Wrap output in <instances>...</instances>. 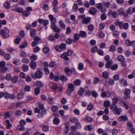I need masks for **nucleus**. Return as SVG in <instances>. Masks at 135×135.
<instances>
[{"label":"nucleus","mask_w":135,"mask_h":135,"mask_svg":"<svg viewBox=\"0 0 135 135\" xmlns=\"http://www.w3.org/2000/svg\"><path fill=\"white\" fill-rule=\"evenodd\" d=\"M9 31L7 27H5L1 31L0 30V34L2 35V37L4 39L8 38L9 36Z\"/></svg>","instance_id":"f257e3e1"},{"label":"nucleus","mask_w":135,"mask_h":135,"mask_svg":"<svg viewBox=\"0 0 135 135\" xmlns=\"http://www.w3.org/2000/svg\"><path fill=\"white\" fill-rule=\"evenodd\" d=\"M64 71L66 74V75L68 76H70L72 73L75 74V69L73 68L70 69L68 67H66L64 69Z\"/></svg>","instance_id":"f03ea898"},{"label":"nucleus","mask_w":135,"mask_h":135,"mask_svg":"<svg viewBox=\"0 0 135 135\" xmlns=\"http://www.w3.org/2000/svg\"><path fill=\"white\" fill-rule=\"evenodd\" d=\"M66 45L64 43H63L60 46L58 45H56L55 49V50L58 52H60L64 51L66 49Z\"/></svg>","instance_id":"7ed1b4c3"},{"label":"nucleus","mask_w":135,"mask_h":135,"mask_svg":"<svg viewBox=\"0 0 135 135\" xmlns=\"http://www.w3.org/2000/svg\"><path fill=\"white\" fill-rule=\"evenodd\" d=\"M131 92V90L128 88H126L124 92V98L125 99H127L130 98V94Z\"/></svg>","instance_id":"20e7f679"},{"label":"nucleus","mask_w":135,"mask_h":135,"mask_svg":"<svg viewBox=\"0 0 135 135\" xmlns=\"http://www.w3.org/2000/svg\"><path fill=\"white\" fill-rule=\"evenodd\" d=\"M42 42L41 39L38 36L34 38V41L31 44L33 47L36 46L37 44L41 43Z\"/></svg>","instance_id":"39448f33"},{"label":"nucleus","mask_w":135,"mask_h":135,"mask_svg":"<svg viewBox=\"0 0 135 135\" xmlns=\"http://www.w3.org/2000/svg\"><path fill=\"white\" fill-rule=\"evenodd\" d=\"M118 24L120 28L121 29L123 28L125 30H127L128 28L129 25L127 23H124L123 22H118Z\"/></svg>","instance_id":"423d86ee"},{"label":"nucleus","mask_w":135,"mask_h":135,"mask_svg":"<svg viewBox=\"0 0 135 135\" xmlns=\"http://www.w3.org/2000/svg\"><path fill=\"white\" fill-rule=\"evenodd\" d=\"M34 111L35 113H38V116L39 118L42 117L43 115L45 114V112L44 110H42L40 112V110L38 109V108H35L34 109Z\"/></svg>","instance_id":"0eeeda50"},{"label":"nucleus","mask_w":135,"mask_h":135,"mask_svg":"<svg viewBox=\"0 0 135 135\" xmlns=\"http://www.w3.org/2000/svg\"><path fill=\"white\" fill-rule=\"evenodd\" d=\"M111 94H112V95L114 97V98H112L114 103H117L119 100L120 97L118 96L113 91H112Z\"/></svg>","instance_id":"6e6552de"},{"label":"nucleus","mask_w":135,"mask_h":135,"mask_svg":"<svg viewBox=\"0 0 135 135\" xmlns=\"http://www.w3.org/2000/svg\"><path fill=\"white\" fill-rule=\"evenodd\" d=\"M108 14L109 15H111L114 18H116L118 16V14L116 11H114L112 12L110 9H109Z\"/></svg>","instance_id":"1a4fd4ad"},{"label":"nucleus","mask_w":135,"mask_h":135,"mask_svg":"<svg viewBox=\"0 0 135 135\" xmlns=\"http://www.w3.org/2000/svg\"><path fill=\"white\" fill-rule=\"evenodd\" d=\"M39 22L40 24L43 23V24L45 26H47L49 24V21L47 20H44L43 19L40 18L38 19Z\"/></svg>","instance_id":"9d476101"},{"label":"nucleus","mask_w":135,"mask_h":135,"mask_svg":"<svg viewBox=\"0 0 135 135\" xmlns=\"http://www.w3.org/2000/svg\"><path fill=\"white\" fill-rule=\"evenodd\" d=\"M49 17L51 21V23H52L51 25L56 24V18H54L53 15H49Z\"/></svg>","instance_id":"9b49d317"},{"label":"nucleus","mask_w":135,"mask_h":135,"mask_svg":"<svg viewBox=\"0 0 135 135\" xmlns=\"http://www.w3.org/2000/svg\"><path fill=\"white\" fill-rule=\"evenodd\" d=\"M35 76L36 78L38 79H40L43 76V73L40 71L38 70L36 72Z\"/></svg>","instance_id":"f8f14e48"},{"label":"nucleus","mask_w":135,"mask_h":135,"mask_svg":"<svg viewBox=\"0 0 135 135\" xmlns=\"http://www.w3.org/2000/svg\"><path fill=\"white\" fill-rule=\"evenodd\" d=\"M91 18L90 17H85L83 20H82V22L83 24L87 25L90 22Z\"/></svg>","instance_id":"ddd939ff"},{"label":"nucleus","mask_w":135,"mask_h":135,"mask_svg":"<svg viewBox=\"0 0 135 135\" xmlns=\"http://www.w3.org/2000/svg\"><path fill=\"white\" fill-rule=\"evenodd\" d=\"M51 28L55 32L59 33L60 32V29L57 27L56 26V25H51Z\"/></svg>","instance_id":"4468645a"},{"label":"nucleus","mask_w":135,"mask_h":135,"mask_svg":"<svg viewBox=\"0 0 135 135\" xmlns=\"http://www.w3.org/2000/svg\"><path fill=\"white\" fill-rule=\"evenodd\" d=\"M12 10L16 11L17 12L21 13L23 11V9L20 7H18L16 8V7H13L12 8Z\"/></svg>","instance_id":"2eb2a0df"},{"label":"nucleus","mask_w":135,"mask_h":135,"mask_svg":"<svg viewBox=\"0 0 135 135\" xmlns=\"http://www.w3.org/2000/svg\"><path fill=\"white\" fill-rule=\"evenodd\" d=\"M85 91V89L84 88H80L78 91V94L80 96H82L83 95Z\"/></svg>","instance_id":"dca6fc26"},{"label":"nucleus","mask_w":135,"mask_h":135,"mask_svg":"<svg viewBox=\"0 0 135 135\" xmlns=\"http://www.w3.org/2000/svg\"><path fill=\"white\" fill-rule=\"evenodd\" d=\"M89 12L90 14L94 15L97 12V10L95 8L92 7L89 10Z\"/></svg>","instance_id":"f3484780"},{"label":"nucleus","mask_w":135,"mask_h":135,"mask_svg":"<svg viewBox=\"0 0 135 135\" xmlns=\"http://www.w3.org/2000/svg\"><path fill=\"white\" fill-rule=\"evenodd\" d=\"M101 96L103 98H105L106 97H109L111 96V95L108 92H103L101 93Z\"/></svg>","instance_id":"a211bd4d"},{"label":"nucleus","mask_w":135,"mask_h":135,"mask_svg":"<svg viewBox=\"0 0 135 135\" xmlns=\"http://www.w3.org/2000/svg\"><path fill=\"white\" fill-rule=\"evenodd\" d=\"M122 111V110L120 108H117L113 111V112L115 114L119 115L120 114V113Z\"/></svg>","instance_id":"6ab92c4d"},{"label":"nucleus","mask_w":135,"mask_h":135,"mask_svg":"<svg viewBox=\"0 0 135 135\" xmlns=\"http://www.w3.org/2000/svg\"><path fill=\"white\" fill-rule=\"evenodd\" d=\"M50 87L54 90H56L57 89V86L55 83H51L49 84Z\"/></svg>","instance_id":"aec40b11"},{"label":"nucleus","mask_w":135,"mask_h":135,"mask_svg":"<svg viewBox=\"0 0 135 135\" xmlns=\"http://www.w3.org/2000/svg\"><path fill=\"white\" fill-rule=\"evenodd\" d=\"M118 120L120 121H127L128 120L127 117L126 116H122L119 117L118 118Z\"/></svg>","instance_id":"412c9836"},{"label":"nucleus","mask_w":135,"mask_h":135,"mask_svg":"<svg viewBox=\"0 0 135 135\" xmlns=\"http://www.w3.org/2000/svg\"><path fill=\"white\" fill-rule=\"evenodd\" d=\"M37 64L36 62L34 61H32L30 63V66L31 68L34 69L36 68Z\"/></svg>","instance_id":"4be33fe9"},{"label":"nucleus","mask_w":135,"mask_h":135,"mask_svg":"<svg viewBox=\"0 0 135 135\" xmlns=\"http://www.w3.org/2000/svg\"><path fill=\"white\" fill-rule=\"evenodd\" d=\"M59 24L61 28L64 29L65 28V25L62 20H61L59 22Z\"/></svg>","instance_id":"5701e85b"},{"label":"nucleus","mask_w":135,"mask_h":135,"mask_svg":"<svg viewBox=\"0 0 135 135\" xmlns=\"http://www.w3.org/2000/svg\"><path fill=\"white\" fill-rule=\"evenodd\" d=\"M119 32L117 30L113 31V37L118 38L119 35Z\"/></svg>","instance_id":"b1692460"},{"label":"nucleus","mask_w":135,"mask_h":135,"mask_svg":"<svg viewBox=\"0 0 135 135\" xmlns=\"http://www.w3.org/2000/svg\"><path fill=\"white\" fill-rule=\"evenodd\" d=\"M18 77L17 76H14L12 78L11 80V82L13 83H16L18 81Z\"/></svg>","instance_id":"393cba45"},{"label":"nucleus","mask_w":135,"mask_h":135,"mask_svg":"<svg viewBox=\"0 0 135 135\" xmlns=\"http://www.w3.org/2000/svg\"><path fill=\"white\" fill-rule=\"evenodd\" d=\"M68 88L70 90L71 92H73L74 89V86L73 84H69L68 85Z\"/></svg>","instance_id":"a878e982"},{"label":"nucleus","mask_w":135,"mask_h":135,"mask_svg":"<svg viewBox=\"0 0 135 135\" xmlns=\"http://www.w3.org/2000/svg\"><path fill=\"white\" fill-rule=\"evenodd\" d=\"M67 54L66 52H65L62 54L61 55V57L62 58L66 60H68L69 58L67 57Z\"/></svg>","instance_id":"bb28decb"},{"label":"nucleus","mask_w":135,"mask_h":135,"mask_svg":"<svg viewBox=\"0 0 135 135\" xmlns=\"http://www.w3.org/2000/svg\"><path fill=\"white\" fill-rule=\"evenodd\" d=\"M42 129L44 131L47 132L49 131V127L47 125L43 124L42 125Z\"/></svg>","instance_id":"cd10ccee"},{"label":"nucleus","mask_w":135,"mask_h":135,"mask_svg":"<svg viewBox=\"0 0 135 135\" xmlns=\"http://www.w3.org/2000/svg\"><path fill=\"white\" fill-rule=\"evenodd\" d=\"M80 36L78 34H76L74 35V40L73 41L74 43H75L77 41H78L79 40Z\"/></svg>","instance_id":"c85d7f7f"},{"label":"nucleus","mask_w":135,"mask_h":135,"mask_svg":"<svg viewBox=\"0 0 135 135\" xmlns=\"http://www.w3.org/2000/svg\"><path fill=\"white\" fill-rule=\"evenodd\" d=\"M79 33L80 36L84 38L86 37V33L85 32L81 31Z\"/></svg>","instance_id":"c756f323"},{"label":"nucleus","mask_w":135,"mask_h":135,"mask_svg":"<svg viewBox=\"0 0 135 135\" xmlns=\"http://www.w3.org/2000/svg\"><path fill=\"white\" fill-rule=\"evenodd\" d=\"M34 91L35 95H37L40 93V89L39 87L35 88L34 89Z\"/></svg>","instance_id":"7c9ffc66"},{"label":"nucleus","mask_w":135,"mask_h":135,"mask_svg":"<svg viewBox=\"0 0 135 135\" xmlns=\"http://www.w3.org/2000/svg\"><path fill=\"white\" fill-rule=\"evenodd\" d=\"M24 96V94L22 92H21L18 94L17 98L19 100L23 98Z\"/></svg>","instance_id":"2f4dec72"},{"label":"nucleus","mask_w":135,"mask_h":135,"mask_svg":"<svg viewBox=\"0 0 135 135\" xmlns=\"http://www.w3.org/2000/svg\"><path fill=\"white\" fill-rule=\"evenodd\" d=\"M22 69L23 71L26 72L28 70V65L23 64L22 66Z\"/></svg>","instance_id":"473e14b6"},{"label":"nucleus","mask_w":135,"mask_h":135,"mask_svg":"<svg viewBox=\"0 0 135 135\" xmlns=\"http://www.w3.org/2000/svg\"><path fill=\"white\" fill-rule=\"evenodd\" d=\"M118 60L120 62H123L124 61L125 58L123 56L120 55L118 56Z\"/></svg>","instance_id":"72a5a7b5"},{"label":"nucleus","mask_w":135,"mask_h":135,"mask_svg":"<svg viewBox=\"0 0 135 135\" xmlns=\"http://www.w3.org/2000/svg\"><path fill=\"white\" fill-rule=\"evenodd\" d=\"M30 36H31L34 37L36 33V30L34 29H32L30 30Z\"/></svg>","instance_id":"f704fd0d"},{"label":"nucleus","mask_w":135,"mask_h":135,"mask_svg":"<svg viewBox=\"0 0 135 135\" xmlns=\"http://www.w3.org/2000/svg\"><path fill=\"white\" fill-rule=\"evenodd\" d=\"M48 40L51 41L55 42V39L54 36L52 35L49 36L48 37Z\"/></svg>","instance_id":"c9c22d12"},{"label":"nucleus","mask_w":135,"mask_h":135,"mask_svg":"<svg viewBox=\"0 0 135 135\" xmlns=\"http://www.w3.org/2000/svg\"><path fill=\"white\" fill-rule=\"evenodd\" d=\"M110 105V102L108 100L105 101L104 103V106L106 108L109 107Z\"/></svg>","instance_id":"e433bc0d"},{"label":"nucleus","mask_w":135,"mask_h":135,"mask_svg":"<svg viewBox=\"0 0 135 135\" xmlns=\"http://www.w3.org/2000/svg\"><path fill=\"white\" fill-rule=\"evenodd\" d=\"M5 113V117H10L13 114V112H8Z\"/></svg>","instance_id":"4c0bfd02"},{"label":"nucleus","mask_w":135,"mask_h":135,"mask_svg":"<svg viewBox=\"0 0 135 135\" xmlns=\"http://www.w3.org/2000/svg\"><path fill=\"white\" fill-rule=\"evenodd\" d=\"M67 79V77L64 75L61 76L60 77V79L62 82H65L66 81Z\"/></svg>","instance_id":"58836bf2"},{"label":"nucleus","mask_w":135,"mask_h":135,"mask_svg":"<svg viewBox=\"0 0 135 135\" xmlns=\"http://www.w3.org/2000/svg\"><path fill=\"white\" fill-rule=\"evenodd\" d=\"M4 6L6 9H9L10 8V5L8 2H6L4 4Z\"/></svg>","instance_id":"ea45409f"},{"label":"nucleus","mask_w":135,"mask_h":135,"mask_svg":"<svg viewBox=\"0 0 135 135\" xmlns=\"http://www.w3.org/2000/svg\"><path fill=\"white\" fill-rule=\"evenodd\" d=\"M112 63L113 62L112 61H107L105 65L106 67L107 68H109L111 65Z\"/></svg>","instance_id":"a19ab883"},{"label":"nucleus","mask_w":135,"mask_h":135,"mask_svg":"<svg viewBox=\"0 0 135 135\" xmlns=\"http://www.w3.org/2000/svg\"><path fill=\"white\" fill-rule=\"evenodd\" d=\"M78 7L77 5L74 3L72 11L74 12H76L78 9Z\"/></svg>","instance_id":"79ce46f5"},{"label":"nucleus","mask_w":135,"mask_h":135,"mask_svg":"<svg viewBox=\"0 0 135 135\" xmlns=\"http://www.w3.org/2000/svg\"><path fill=\"white\" fill-rule=\"evenodd\" d=\"M8 69V68L5 66L1 68L0 70L2 73H5Z\"/></svg>","instance_id":"37998d69"},{"label":"nucleus","mask_w":135,"mask_h":135,"mask_svg":"<svg viewBox=\"0 0 135 135\" xmlns=\"http://www.w3.org/2000/svg\"><path fill=\"white\" fill-rule=\"evenodd\" d=\"M118 65L117 64H115L110 67V69L112 70H115L118 68Z\"/></svg>","instance_id":"c03bdc74"},{"label":"nucleus","mask_w":135,"mask_h":135,"mask_svg":"<svg viewBox=\"0 0 135 135\" xmlns=\"http://www.w3.org/2000/svg\"><path fill=\"white\" fill-rule=\"evenodd\" d=\"M117 105L114 104H112L110 107V109L113 110V112L117 108Z\"/></svg>","instance_id":"a18cd8bd"},{"label":"nucleus","mask_w":135,"mask_h":135,"mask_svg":"<svg viewBox=\"0 0 135 135\" xmlns=\"http://www.w3.org/2000/svg\"><path fill=\"white\" fill-rule=\"evenodd\" d=\"M6 123L7 125L6 128L8 129H9L10 128V127L12 126V125L10 123L9 121L8 120H6Z\"/></svg>","instance_id":"49530a36"},{"label":"nucleus","mask_w":135,"mask_h":135,"mask_svg":"<svg viewBox=\"0 0 135 135\" xmlns=\"http://www.w3.org/2000/svg\"><path fill=\"white\" fill-rule=\"evenodd\" d=\"M102 76L104 78L107 79L109 77V75L108 72L106 71L103 72V73Z\"/></svg>","instance_id":"de8ad7c7"},{"label":"nucleus","mask_w":135,"mask_h":135,"mask_svg":"<svg viewBox=\"0 0 135 135\" xmlns=\"http://www.w3.org/2000/svg\"><path fill=\"white\" fill-rule=\"evenodd\" d=\"M69 120L70 122L75 123L78 121V119L74 117H73L70 118L69 119Z\"/></svg>","instance_id":"09e8293b"},{"label":"nucleus","mask_w":135,"mask_h":135,"mask_svg":"<svg viewBox=\"0 0 135 135\" xmlns=\"http://www.w3.org/2000/svg\"><path fill=\"white\" fill-rule=\"evenodd\" d=\"M81 82L78 79L75 80L74 82V84L76 86H79L80 85Z\"/></svg>","instance_id":"8fccbe9b"},{"label":"nucleus","mask_w":135,"mask_h":135,"mask_svg":"<svg viewBox=\"0 0 135 135\" xmlns=\"http://www.w3.org/2000/svg\"><path fill=\"white\" fill-rule=\"evenodd\" d=\"M30 12L27 10H25L23 11V15L26 17H28L30 14Z\"/></svg>","instance_id":"3c124183"},{"label":"nucleus","mask_w":135,"mask_h":135,"mask_svg":"<svg viewBox=\"0 0 135 135\" xmlns=\"http://www.w3.org/2000/svg\"><path fill=\"white\" fill-rule=\"evenodd\" d=\"M53 123L57 125L59 123V120L57 118L55 117L53 120Z\"/></svg>","instance_id":"603ef678"},{"label":"nucleus","mask_w":135,"mask_h":135,"mask_svg":"<svg viewBox=\"0 0 135 135\" xmlns=\"http://www.w3.org/2000/svg\"><path fill=\"white\" fill-rule=\"evenodd\" d=\"M37 86L40 87H42L43 86V84L40 81H37L36 83Z\"/></svg>","instance_id":"864d4df0"},{"label":"nucleus","mask_w":135,"mask_h":135,"mask_svg":"<svg viewBox=\"0 0 135 135\" xmlns=\"http://www.w3.org/2000/svg\"><path fill=\"white\" fill-rule=\"evenodd\" d=\"M98 49V47L96 46H94L92 48L91 50V52L93 53H94Z\"/></svg>","instance_id":"5fc2aeb1"},{"label":"nucleus","mask_w":135,"mask_h":135,"mask_svg":"<svg viewBox=\"0 0 135 135\" xmlns=\"http://www.w3.org/2000/svg\"><path fill=\"white\" fill-rule=\"evenodd\" d=\"M30 59L32 61L35 60L37 59V56L35 55H33L30 57Z\"/></svg>","instance_id":"6e6d98bb"},{"label":"nucleus","mask_w":135,"mask_h":135,"mask_svg":"<svg viewBox=\"0 0 135 135\" xmlns=\"http://www.w3.org/2000/svg\"><path fill=\"white\" fill-rule=\"evenodd\" d=\"M21 61L22 62L26 64L28 63L30 61L28 59L25 58L22 59Z\"/></svg>","instance_id":"4d7b16f0"},{"label":"nucleus","mask_w":135,"mask_h":135,"mask_svg":"<svg viewBox=\"0 0 135 135\" xmlns=\"http://www.w3.org/2000/svg\"><path fill=\"white\" fill-rule=\"evenodd\" d=\"M43 51L44 53L47 54L49 51V49L47 47H45L43 49Z\"/></svg>","instance_id":"13d9d810"},{"label":"nucleus","mask_w":135,"mask_h":135,"mask_svg":"<svg viewBox=\"0 0 135 135\" xmlns=\"http://www.w3.org/2000/svg\"><path fill=\"white\" fill-rule=\"evenodd\" d=\"M78 69L80 70H82L84 69L83 64V63H80L79 64Z\"/></svg>","instance_id":"bf43d9fd"},{"label":"nucleus","mask_w":135,"mask_h":135,"mask_svg":"<svg viewBox=\"0 0 135 135\" xmlns=\"http://www.w3.org/2000/svg\"><path fill=\"white\" fill-rule=\"evenodd\" d=\"M119 14L120 15H123L124 14V10L122 8H120L119 9L118 11Z\"/></svg>","instance_id":"052dcab7"},{"label":"nucleus","mask_w":135,"mask_h":135,"mask_svg":"<svg viewBox=\"0 0 135 135\" xmlns=\"http://www.w3.org/2000/svg\"><path fill=\"white\" fill-rule=\"evenodd\" d=\"M77 129H80L81 127V126L80 123L78 121L75 123V126Z\"/></svg>","instance_id":"680f3d73"},{"label":"nucleus","mask_w":135,"mask_h":135,"mask_svg":"<svg viewBox=\"0 0 135 135\" xmlns=\"http://www.w3.org/2000/svg\"><path fill=\"white\" fill-rule=\"evenodd\" d=\"M97 53L99 55L101 56H103L104 55V53L103 50L100 49H99L97 50Z\"/></svg>","instance_id":"e2e57ef3"},{"label":"nucleus","mask_w":135,"mask_h":135,"mask_svg":"<svg viewBox=\"0 0 135 135\" xmlns=\"http://www.w3.org/2000/svg\"><path fill=\"white\" fill-rule=\"evenodd\" d=\"M85 129L86 130L89 131H90L92 129V126L89 125L86 126L85 127Z\"/></svg>","instance_id":"0e129e2a"},{"label":"nucleus","mask_w":135,"mask_h":135,"mask_svg":"<svg viewBox=\"0 0 135 135\" xmlns=\"http://www.w3.org/2000/svg\"><path fill=\"white\" fill-rule=\"evenodd\" d=\"M28 44L26 42H25L23 44H21L20 46V47L21 49H23Z\"/></svg>","instance_id":"69168bd1"},{"label":"nucleus","mask_w":135,"mask_h":135,"mask_svg":"<svg viewBox=\"0 0 135 135\" xmlns=\"http://www.w3.org/2000/svg\"><path fill=\"white\" fill-rule=\"evenodd\" d=\"M18 129L21 131H23L25 129L24 127L22 125H18Z\"/></svg>","instance_id":"338daca9"},{"label":"nucleus","mask_w":135,"mask_h":135,"mask_svg":"<svg viewBox=\"0 0 135 135\" xmlns=\"http://www.w3.org/2000/svg\"><path fill=\"white\" fill-rule=\"evenodd\" d=\"M4 58L5 60H8L10 59L11 56L9 54H6L4 55Z\"/></svg>","instance_id":"774afa93"}]
</instances>
